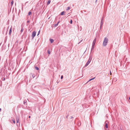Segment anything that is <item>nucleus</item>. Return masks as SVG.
<instances>
[{
  "instance_id": "a211bd4d",
  "label": "nucleus",
  "mask_w": 130,
  "mask_h": 130,
  "mask_svg": "<svg viewBox=\"0 0 130 130\" xmlns=\"http://www.w3.org/2000/svg\"><path fill=\"white\" fill-rule=\"evenodd\" d=\"M47 52L49 54H50V51L48 50L47 51Z\"/></svg>"
},
{
  "instance_id": "6e6552de",
  "label": "nucleus",
  "mask_w": 130,
  "mask_h": 130,
  "mask_svg": "<svg viewBox=\"0 0 130 130\" xmlns=\"http://www.w3.org/2000/svg\"><path fill=\"white\" fill-rule=\"evenodd\" d=\"M65 12L64 11L62 12L61 13V14H60L61 15H63L65 13Z\"/></svg>"
},
{
  "instance_id": "dca6fc26",
  "label": "nucleus",
  "mask_w": 130,
  "mask_h": 130,
  "mask_svg": "<svg viewBox=\"0 0 130 130\" xmlns=\"http://www.w3.org/2000/svg\"><path fill=\"white\" fill-rule=\"evenodd\" d=\"M13 1H12L11 2V5H13Z\"/></svg>"
},
{
  "instance_id": "5701e85b",
  "label": "nucleus",
  "mask_w": 130,
  "mask_h": 130,
  "mask_svg": "<svg viewBox=\"0 0 130 130\" xmlns=\"http://www.w3.org/2000/svg\"><path fill=\"white\" fill-rule=\"evenodd\" d=\"M29 118H30V116H29Z\"/></svg>"
},
{
  "instance_id": "4468645a",
  "label": "nucleus",
  "mask_w": 130,
  "mask_h": 130,
  "mask_svg": "<svg viewBox=\"0 0 130 130\" xmlns=\"http://www.w3.org/2000/svg\"><path fill=\"white\" fill-rule=\"evenodd\" d=\"M60 22L59 21L55 25V26H57L58 25V23Z\"/></svg>"
},
{
  "instance_id": "a878e982",
  "label": "nucleus",
  "mask_w": 130,
  "mask_h": 130,
  "mask_svg": "<svg viewBox=\"0 0 130 130\" xmlns=\"http://www.w3.org/2000/svg\"><path fill=\"white\" fill-rule=\"evenodd\" d=\"M129 100H130V97L129 98Z\"/></svg>"
},
{
  "instance_id": "b1692460",
  "label": "nucleus",
  "mask_w": 130,
  "mask_h": 130,
  "mask_svg": "<svg viewBox=\"0 0 130 130\" xmlns=\"http://www.w3.org/2000/svg\"><path fill=\"white\" fill-rule=\"evenodd\" d=\"M111 71H110V74L111 75Z\"/></svg>"
},
{
  "instance_id": "1a4fd4ad",
  "label": "nucleus",
  "mask_w": 130,
  "mask_h": 130,
  "mask_svg": "<svg viewBox=\"0 0 130 130\" xmlns=\"http://www.w3.org/2000/svg\"><path fill=\"white\" fill-rule=\"evenodd\" d=\"M50 2L51 1L50 0H49L47 3V4L48 5L50 3Z\"/></svg>"
},
{
  "instance_id": "f8f14e48",
  "label": "nucleus",
  "mask_w": 130,
  "mask_h": 130,
  "mask_svg": "<svg viewBox=\"0 0 130 130\" xmlns=\"http://www.w3.org/2000/svg\"><path fill=\"white\" fill-rule=\"evenodd\" d=\"M35 68L36 70H39V69L38 67H35Z\"/></svg>"
},
{
  "instance_id": "f257e3e1",
  "label": "nucleus",
  "mask_w": 130,
  "mask_h": 130,
  "mask_svg": "<svg viewBox=\"0 0 130 130\" xmlns=\"http://www.w3.org/2000/svg\"><path fill=\"white\" fill-rule=\"evenodd\" d=\"M108 39L106 38H105L104 40V41L103 45L104 46H106L107 44V43L108 42Z\"/></svg>"
},
{
  "instance_id": "ddd939ff",
  "label": "nucleus",
  "mask_w": 130,
  "mask_h": 130,
  "mask_svg": "<svg viewBox=\"0 0 130 130\" xmlns=\"http://www.w3.org/2000/svg\"><path fill=\"white\" fill-rule=\"evenodd\" d=\"M12 121H13V122L14 123H15V121L14 119H12Z\"/></svg>"
},
{
  "instance_id": "aec40b11",
  "label": "nucleus",
  "mask_w": 130,
  "mask_h": 130,
  "mask_svg": "<svg viewBox=\"0 0 130 130\" xmlns=\"http://www.w3.org/2000/svg\"><path fill=\"white\" fill-rule=\"evenodd\" d=\"M63 78V76L62 75L61 76V79H62Z\"/></svg>"
},
{
  "instance_id": "412c9836",
  "label": "nucleus",
  "mask_w": 130,
  "mask_h": 130,
  "mask_svg": "<svg viewBox=\"0 0 130 130\" xmlns=\"http://www.w3.org/2000/svg\"><path fill=\"white\" fill-rule=\"evenodd\" d=\"M23 31V29H21V32H22Z\"/></svg>"
},
{
  "instance_id": "6ab92c4d",
  "label": "nucleus",
  "mask_w": 130,
  "mask_h": 130,
  "mask_svg": "<svg viewBox=\"0 0 130 130\" xmlns=\"http://www.w3.org/2000/svg\"><path fill=\"white\" fill-rule=\"evenodd\" d=\"M19 122V120L18 119H17V123H18Z\"/></svg>"
},
{
  "instance_id": "20e7f679",
  "label": "nucleus",
  "mask_w": 130,
  "mask_h": 130,
  "mask_svg": "<svg viewBox=\"0 0 130 130\" xmlns=\"http://www.w3.org/2000/svg\"><path fill=\"white\" fill-rule=\"evenodd\" d=\"M108 122L107 121L105 122V127L106 128H108Z\"/></svg>"
},
{
  "instance_id": "f03ea898",
  "label": "nucleus",
  "mask_w": 130,
  "mask_h": 130,
  "mask_svg": "<svg viewBox=\"0 0 130 130\" xmlns=\"http://www.w3.org/2000/svg\"><path fill=\"white\" fill-rule=\"evenodd\" d=\"M92 59V58L91 57H90L89 58V60H88V61L87 62L86 64L85 65V66L86 67L90 63V62H91V60Z\"/></svg>"
},
{
  "instance_id": "7ed1b4c3",
  "label": "nucleus",
  "mask_w": 130,
  "mask_h": 130,
  "mask_svg": "<svg viewBox=\"0 0 130 130\" xmlns=\"http://www.w3.org/2000/svg\"><path fill=\"white\" fill-rule=\"evenodd\" d=\"M36 32L35 31H34L33 32L32 34V37L33 38H34L35 36L36 35Z\"/></svg>"
},
{
  "instance_id": "9b49d317",
  "label": "nucleus",
  "mask_w": 130,
  "mask_h": 130,
  "mask_svg": "<svg viewBox=\"0 0 130 130\" xmlns=\"http://www.w3.org/2000/svg\"><path fill=\"white\" fill-rule=\"evenodd\" d=\"M95 78V77H94V78H93L90 79L88 81L89 82L90 81H91V80H92L94 79Z\"/></svg>"
},
{
  "instance_id": "f3484780",
  "label": "nucleus",
  "mask_w": 130,
  "mask_h": 130,
  "mask_svg": "<svg viewBox=\"0 0 130 130\" xmlns=\"http://www.w3.org/2000/svg\"><path fill=\"white\" fill-rule=\"evenodd\" d=\"M70 23L71 24H72V20H71L70 21Z\"/></svg>"
},
{
  "instance_id": "39448f33",
  "label": "nucleus",
  "mask_w": 130,
  "mask_h": 130,
  "mask_svg": "<svg viewBox=\"0 0 130 130\" xmlns=\"http://www.w3.org/2000/svg\"><path fill=\"white\" fill-rule=\"evenodd\" d=\"M12 26L11 27L9 33V34L10 35L12 32Z\"/></svg>"
},
{
  "instance_id": "9d476101",
  "label": "nucleus",
  "mask_w": 130,
  "mask_h": 130,
  "mask_svg": "<svg viewBox=\"0 0 130 130\" xmlns=\"http://www.w3.org/2000/svg\"><path fill=\"white\" fill-rule=\"evenodd\" d=\"M31 14V12H29L28 13V15H30Z\"/></svg>"
},
{
  "instance_id": "4be33fe9",
  "label": "nucleus",
  "mask_w": 130,
  "mask_h": 130,
  "mask_svg": "<svg viewBox=\"0 0 130 130\" xmlns=\"http://www.w3.org/2000/svg\"><path fill=\"white\" fill-rule=\"evenodd\" d=\"M40 32V30H39V31L38 34V35H39V34Z\"/></svg>"
},
{
  "instance_id": "0eeeda50",
  "label": "nucleus",
  "mask_w": 130,
  "mask_h": 130,
  "mask_svg": "<svg viewBox=\"0 0 130 130\" xmlns=\"http://www.w3.org/2000/svg\"><path fill=\"white\" fill-rule=\"evenodd\" d=\"M50 41L52 43L54 42V40L52 39H50Z\"/></svg>"
},
{
  "instance_id": "423d86ee",
  "label": "nucleus",
  "mask_w": 130,
  "mask_h": 130,
  "mask_svg": "<svg viewBox=\"0 0 130 130\" xmlns=\"http://www.w3.org/2000/svg\"><path fill=\"white\" fill-rule=\"evenodd\" d=\"M96 39H95L93 41V43H92V46H93L94 45L95 43V42H96Z\"/></svg>"
},
{
  "instance_id": "2eb2a0df",
  "label": "nucleus",
  "mask_w": 130,
  "mask_h": 130,
  "mask_svg": "<svg viewBox=\"0 0 130 130\" xmlns=\"http://www.w3.org/2000/svg\"><path fill=\"white\" fill-rule=\"evenodd\" d=\"M70 7H68L67 8V9H66L67 10H70Z\"/></svg>"
},
{
  "instance_id": "393cba45",
  "label": "nucleus",
  "mask_w": 130,
  "mask_h": 130,
  "mask_svg": "<svg viewBox=\"0 0 130 130\" xmlns=\"http://www.w3.org/2000/svg\"><path fill=\"white\" fill-rule=\"evenodd\" d=\"M5 78H4V80H5Z\"/></svg>"
}]
</instances>
